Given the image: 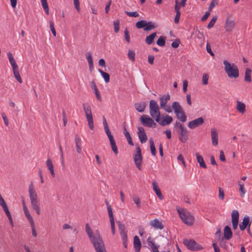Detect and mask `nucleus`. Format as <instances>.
<instances>
[{
  "mask_svg": "<svg viewBox=\"0 0 252 252\" xmlns=\"http://www.w3.org/2000/svg\"><path fill=\"white\" fill-rule=\"evenodd\" d=\"M232 223L233 229L235 230L237 228L239 222V214L238 211L233 210L231 213Z\"/></svg>",
  "mask_w": 252,
  "mask_h": 252,
  "instance_id": "9d476101",
  "label": "nucleus"
},
{
  "mask_svg": "<svg viewBox=\"0 0 252 252\" xmlns=\"http://www.w3.org/2000/svg\"><path fill=\"white\" fill-rule=\"evenodd\" d=\"M42 6L47 14H49V7L47 1L41 2Z\"/></svg>",
  "mask_w": 252,
  "mask_h": 252,
  "instance_id": "8fccbe9b",
  "label": "nucleus"
},
{
  "mask_svg": "<svg viewBox=\"0 0 252 252\" xmlns=\"http://www.w3.org/2000/svg\"><path fill=\"white\" fill-rule=\"evenodd\" d=\"M235 25V21L231 18V15L227 16L224 24V29L227 32H231Z\"/></svg>",
  "mask_w": 252,
  "mask_h": 252,
  "instance_id": "1a4fd4ad",
  "label": "nucleus"
},
{
  "mask_svg": "<svg viewBox=\"0 0 252 252\" xmlns=\"http://www.w3.org/2000/svg\"><path fill=\"white\" fill-rule=\"evenodd\" d=\"M195 35L198 39H203V41L204 40L205 38L203 32L198 30H197L195 32Z\"/></svg>",
  "mask_w": 252,
  "mask_h": 252,
  "instance_id": "37998d69",
  "label": "nucleus"
},
{
  "mask_svg": "<svg viewBox=\"0 0 252 252\" xmlns=\"http://www.w3.org/2000/svg\"><path fill=\"white\" fill-rule=\"evenodd\" d=\"M104 130L109 139V141L114 139L113 136L111 134V131H110L109 127L104 128Z\"/></svg>",
  "mask_w": 252,
  "mask_h": 252,
  "instance_id": "3c124183",
  "label": "nucleus"
},
{
  "mask_svg": "<svg viewBox=\"0 0 252 252\" xmlns=\"http://www.w3.org/2000/svg\"><path fill=\"white\" fill-rule=\"evenodd\" d=\"M106 83H108L110 81V75L108 73H103L102 75Z\"/></svg>",
  "mask_w": 252,
  "mask_h": 252,
  "instance_id": "69168bd1",
  "label": "nucleus"
},
{
  "mask_svg": "<svg viewBox=\"0 0 252 252\" xmlns=\"http://www.w3.org/2000/svg\"><path fill=\"white\" fill-rule=\"evenodd\" d=\"M133 246L135 252H140L141 244L139 237L135 236L133 239Z\"/></svg>",
  "mask_w": 252,
  "mask_h": 252,
  "instance_id": "6ab92c4d",
  "label": "nucleus"
},
{
  "mask_svg": "<svg viewBox=\"0 0 252 252\" xmlns=\"http://www.w3.org/2000/svg\"><path fill=\"white\" fill-rule=\"evenodd\" d=\"M124 34H125V38H126V41L128 43H129V42H130V36H129V32H128V30L127 29H126L125 30Z\"/></svg>",
  "mask_w": 252,
  "mask_h": 252,
  "instance_id": "338daca9",
  "label": "nucleus"
},
{
  "mask_svg": "<svg viewBox=\"0 0 252 252\" xmlns=\"http://www.w3.org/2000/svg\"><path fill=\"white\" fill-rule=\"evenodd\" d=\"M117 223L118 224L119 229L120 231V234L123 233H126L125 231V224H122V223L120 221H117Z\"/></svg>",
  "mask_w": 252,
  "mask_h": 252,
  "instance_id": "ea45409f",
  "label": "nucleus"
},
{
  "mask_svg": "<svg viewBox=\"0 0 252 252\" xmlns=\"http://www.w3.org/2000/svg\"><path fill=\"white\" fill-rule=\"evenodd\" d=\"M178 213L180 216V217L184 222L185 223L188 225H191L194 222V217L189 212H186L184 209H177Z\"/></svg>",
  "mask_w": 252,
  "mask_h": 252,
  "instance_id": "7ed1b4c3",
  "label": "nucleus"
},
{
  "mask_svg": "<svg viewBox=\"0 0 252 252\" xmlns=\"http://www.w3.org/2000/svg\"><path fill=\"white\" fill-rule=\"evenodd\" d=\"M219 198L221 200L224 198V190L220 187L219 188Z\"/></svg>",
  "mask_w": 252,
  "mask_h": 252,
  "instance_id": "c03bdc74",
  "label": "nucleus"
},
{
  "mask_svg": "<svg viewBox=\"0 0 252 252\" xmlns=\"http://www.w3.org/2000/svg\"><path fill=\"white\" fill-rule=\"evenodd\" d=\"M137 134L141 143H145L147 141V136L143 127L138 126Z\"/></svg>",
  "mask_w": 252,
  "mask_h": 252,
  "instance_id": "f8f14e48",
  "label": "nucleus"
},
{
  "mask_svg": "<svg viewBox=\"0 0 252 252\" xmlns=\"http://www.w3.org/2000/svg\"><path fill=\"white\" fill-rule=\"evenodd\" d=\"M125 13L129 17H137L139 16V14L136 11L133 12H128L127 11H125Z\"/></svg>",
  "mask_w": 252,
  "mask_h": 252,
  "instance_id": "a19ab883",
  "label": "nucleus"
},
{
  "mask_svg": "<svg viewBox=\"0 0 252 252\" xmlns=\"http://www.w3.org/2000/svg\"><path fill=\"white\" fill-rule=\"evenodd\" d=\"M92 88L94 90V93L95 94V95H96V98L99 100V101H101V95H100V94L99 92V91L96 87V85L94 82V81H93L92 82Z\"/></svg>",
  "mask_w": 252,
  "mask_h": 252,
  "instance_id": "cd10ccee",
  "label": "nucleus"
},
{
  "mask_svg": "<svg viewBox=\"0 0 252 252\" xmlns=\"http://www.w3.org/2000/svg\"><path fill=\"white\" fill-rule=\"evenodd\" d=\"M180 130L179 139L183 142L185 143L189 139V134L187 129L184 126Z\"/></svg>",
  "mask_w": 252,
  "mask_h": 252,
  "instance_id": "ddd939ff",
  "label": "nucleus"
},
{
  "mask_svg": "<svg viewBox=\"0 0 252 252\" xmlns=\"http://www.w3.org/2000/svg\"><path fill=\"white\" fill-rule=\"evenodd\" d=\"M183 243L189 250L192 251L201 250L203 249L201 245L197 243L193 239H184Z\"/></svg>",
  "mask_w": 252,
  "mask_h": 252,
  "instance_id": "39448f33",
  "label": "nucleus"
},
{
  "mask_svg": "<svg viewBox=\"0 0 252 252\" xmlns=\"http://www.w3.org/2000/svg\"><path fill=\"white\" fill-rule=\"evenodd\" d=\"M110 145L112 148V150L115 154L117 155L118 153V148L116 144L115 139L110 140Z\"/></svg>",
  "mask_w": 252,
  "mask_h": 252,
  "instance_id": "72a5a7b5",
  "label": "nucleus"
},
{
  "mask_svg": "<svg viewBox=\"0 0 252 252\" xmlns=\"http://www.w3.org/2000/svg\"><path fill=\"white\" fill-rule=\"evenodd\" d=\"M180 43V40L179 39H176L171 44V46L173 48H177Z\"/></svg>",
  "mask_w": 252,
  "mask_h": 252,
  "instance_id": "864d4df0",
  "label": "nucleus"
},
{
  "mask_svg": "<svg viewBox=\"0 0 252 252\" xmlns=\"http://www.w3.org/2000/svg\"><path fill=\"white\" fill-rule=\"evenodd\" d=\"M49 25H50V28L52 32V33L53 34L54 36L55 37L56 36V32L55 29L54 28L53 22L52 21H50L49 22Z\"/></svg>",
  "mask_w": 252,
  "mask_h": 252,
  "instance_id": "a18cd8bd",
  "label": "nucleus"
},
{
  "mask_svg": "<svg viewBox=\"0 0 252 252\" xmlns=\"http://www.w3.org/2000/svg\"><path fill=\"white\" fill-rule=\"evenodd\" d=\"M217 20V16H214L211 19L208 25H207V28L210 29L213 28Z\"/></svg>",
  "mask_w": 252,
  "mask_h": 252,
  "instance_id": "58836bf2",
  "label": "nucleus"
},
{
  "mask_svg": "<svg viewBox=\"0 0 252 252\" xmlns=\"http://www.w3.org/2000/svg\"><path fill=\"white\" fill-rule=\"evenodd\" d=\"M251 73L252 70L250 68H247L246 69L244 78V80L246 82H248L249 83H250L251 82Z\"/></svg>",
  "mask_w": 252,
  "mask_h": 252,
  "instance_id": "c756f323",
  "label": "nucleus"
},
{
  "mask_svg": "<svg viewBox=\"0 0 252 252\" xmlns=\"http://www.w3.org/2000/svg\"><path fill=\"white\" fill-rule=\"evenodd\" d=\"M149 223L152 226L156 228L162 229L164 227L162 223L157 219L150 220Z\"/></svg>",
  "mask_w": 252,
  "mask_h": 252,
  "instance_id": "aec40b11",
  "label": "nucleus"
},
{
  "mask_svg": "<svg viewBox=\"0 0 252 252\" xmlns=\"http://www.w3.org/2000/svg\"><path fill=\"white\" fill-rule=\"evenodd\" d=\"M236 110L241 114H244L246 111L245 104L240 101H237Z\"/></svg>",
  "mask_w": 252,
  "mask_h": 252,
  "instance_id": "b1692460",
  "label": "nucleus"
},
{
  "mask_svg": "<svg viewBox=\"0 0 252 252\" xmlns=\"http://www.w3.org/2000/svg\"><path fill=\"white\" fill-rule=\"evenodd\" d=\"M172 108L174 110L177 117H178V113H180L184 111L180 103L177 101H175L172 103Z\"/></svg>",
  "mask_w": 252,
  "mask_h": 252,
  "instance_id": "dca6fc26",
  "label": "nucleus"
},
{
  "mask_svg": "<svg viewBox=\"0 0 252 252\" xmlns=\"http://www.w3.org/2000/svg\"><path fill=\"white\" fill-rule=\"evenodd\" d=\"M112 233L114 235L115 234V225L114 220H110Z\"/></svg>",
  "mask_w": 252,
  "mask_h": 252,
  "instance_id": "13d9d810",
  "label": "nucleus"
},
{
  "mask_svg": "<svg viewBox=\"0 0 252 252\" xmlns=\"http://www.w3.org/2000/svg\"><path fill=\"white\" fill-rule=\"evenodd\" d=\"M85 230L92 243L94 247L96 252H107L102 238L98 231L95 232V235L92 231L89 224H86Z\"/></svg>",
  "mask_w": 252,
  "mask_h": 252,
  "instance_id": "f257e3e1",
  "label": "nucleus"
},
{
  "mask_svg": "<svg viewBox=\"0 0 252 252\" xmlns=\"http://www.w3.org/2000/svg\"><path fill=\"white\" fill-rule=\"evenodd\" d=\"M223 63L224 65V70L229 78H236L239 77V72L237 65L234 63H230L227 60H224Z\"/></svg>",
  "mask_w": 252,
  "mask_h": 252,
  "instance_id": "f03ea898",
  "label": "nucleus"
},
{
  "mask_svg": "<svg viewBox=\"0 0 252 252\" xmlns=\"http://www.w3.org/2000/svg\"><path fill=\"white\" fill-rule=\"evenodd\" d=\"M143 157L141 150L138 145H136V153L133 156L134 163L138 169L141 170Z\"/></svg>",
  "mask_w": 252,
  "mask_h": 252,
  "instance_id": "6e6552de",
  "label": "nucleus"
},
{
  "mask_svg": "<svg viewBox=\"0 0 252 252\" xmlns=\"http://www.w3.org/2000/svg\"><path fill=\"white\" fill-rule=\"evenodd\" d=\"M147 242L148 243V245L149 246H150V247L151 248V249H153L154 248L158 246L157 245H156L155 243V242L151 240V238L150 237H149L148 239H147Z\"/></svg>",
  "mask_w": 252,
  "mask_h": 252,
  "instance_id": "09e8293b",
  "label": "nucleus"
},
{
  "mask_svg": "<svg viewBox=\"0 0 252 252\" xmlns=\"http://www.w3.org/2000/svg\"><path fill=\"white\" fill-rule=\"evenodd\" d=\"M196 158L197 162L199 163V165L201 167L204 168H207L206 163L204 160L202 156L200 155L199 153L196 154Z\"/></svg>",
  "mask_w": 252,
  "mask_h": 252,
  "instance_id": "a878e982",
  "label": "nucleus"
},
{
  "mask_svg": "<svg viewBox=\"0 0 252 252\" xmlns=\"http://www.w3.org/2000/svg\"><path fill=\"white\" fill-rule=\"evenodd\" d=\"M12 70L15 78L16 79V80L19 83H22V79L21 77V76L19 72L18 67H16V68H12Z\"/></svg>",
  "mask_w": 252,
  "mask_h": 252,
  "instance_id": "7c9ffc66",
  "label": "nucleus"
},
{
  "mask_svg": "<svg viewBox=\"0 0 252 252\" xmlns=\"http://www.w3.org/2000/svg\"><path fill=\"white\" fill-rule=\"evenodd\" d=\"M146 25V21L144 20H142L139 21H138L137 22H136V23L135 24L136 27L138 29H140L142 28L144 29V28H145Z\"/></svg>",
  "mask_w": 252,
  "mask_h": 252,
  "instance_id": "f704fd0d",
  "label": "nucleus"
},
{
  "mask_svg": "<svg viewBox=\"0 0 252 252\" xmlns=\"http://www.w3.org/2000/svg\"><path fill=\"white\" fill-rule=\"evenodd\" d=\"M157 27V26H156L153 23V22H146V25L145 26V28H144V30L145 31H150Z\"/></svg>",
  "mask_w": 252,
  "mask_h": 252,
  "instance_id": "2f4dec72",
  "label": "nucleus"
},
{
  "mask_svg": "<svg viewBox=\"0 0 252 252\" xmlns=\"http://www.w3.org/2000/svg\"><path fill=\"white\" fill-rule=\"evenodd\" d=\"M134 107L136 110L139 112H143L146 107V103L145 102L135 103Z\"/></svg>",
  "mask_w": 252,
  "mask_h": 252,
  "instance_id": "393cba45",
  "label": "nucleus"
},
{
  "mask_svg": "<svg viewBox=\"0 0 252 252\" xmlns=\"http://www.w3.org/2000/svg\"><path fill=\"white\" fill-rule=\"evenodd\" d=\"M211 132L212 144L217 146L218 144V133L215 128H212Z\"/></svg>",
  "mask_w": 252,
  "mask_h": 252,
  "instance_id": "a211bd4d",
  "label": "nucleus"
},
{
  "mask_svg": "<svg viewBox=\"0 0 252 252\" xmlns=\"http://www.w3.org/2000/svg\"><path fill=\"white\" fill-rule=\"evenodd\" d=\"M149 143L151 154L153 156H155L157 154V151L153 140L152 139H150Z\"/></svg>",
  "mask_w": 252,
  "mask_h": 252,
  "instance_id": "473e14b6",
  "label": "nucleus"
},
{
  "mask_svg": "<svg viewBox=\"0 0 252 252\" xmlns=\"http://www.w3.org/2000/svg\"><path fill=\"white\" fill-rule=\"evenodd\" d=\"M252 222L250 220V218L248 216H246L243 220L242 222L239 224V227L241 230H244L247 226L250 227Z\"/></svg>",
  "mask_w": 252,
  "mask_h": 252,
  "instance_id": "4468645a",
  "label": "nucleus"
},
{
  "mask_svg": "<svg viewBox=\"0 0 252 252\" xmlns=\"http://www.w3.org/2000/svg\"><path fill=\"white\" fill-rule=\"evenodd\" d=\"M83 106L87 120L88 122L89 127L91 130H94V125L91 106L89 105H86L85 103L83 104Z\"/></svg>",
  "mask_w": 252,
  "mask_h": 252,
  "instance_id": "20e7f679",
  "label": "nucleus"
},
{
  "mask_svg": "<svg viewBox=\"0 0 252 252\" xmlns=\"http://www.w3.org/2000/svg\"><path fill=\"white\" fill-rule=\"evenodd\" d=\"M164 100V96H161L159 98L160 100V106L161 108H163L166 106V104L167 103L166 101Z\"/></svg>",
  "mask_w": 252,
  "mask_h": 252,
  "instance_id": "6e6d98bb",
  "label": "nucleus"
},
{
  "mask_svg": "<svg viewBox=\"0 0 252 252\" xmlns=\"http://www.w3.org/2000/svg\"><path fill=\"white\" fill-rule=\"evenodd\" d=\"M120 22L119 21H116L114 22V31L115 32H118L120 30Z\"/></svg>",
  "mask_w": 252,
  "mask_h": 252,
  "instance_id": "4d7b16f0",
  "label": "nucleus"
},
{
  "mask_svg": "<svg viewBox=\"0 0 252 252\" xmlns=\"http://www.w3.org/2000/svg\"><path fill=\"white\" fill-rule=\"evenodd\" d=\"M152 186L154 190L155 191L156 194L158 196V197L160 199L162 200L163 199V196L162 195L161 191L159 189V188L158 187V185H157L156 182L154 181L152 183Z\"/></svg>",
  "mask_w": 252,
  "mask_h": 252,
  "instance_id": "4be33fe9",
  "label": "nucleus"
},
{
  "mask_svg": "<svg viewBox=\"0 0 252 252\" xmlns=\"http://www.w3.org/2000/svg\"><path fill=\"white\" fill-rule=\"evenodd\" d=\"M23 210H24L25 215L26 217H27V218L28 219V220H29V222H31L33 221V219H32V217L31 216V215H30L28 208L27 207H25L24 208H23Z\"/></svg>",
  "mask_w": 252,
  "mask_h": 252,
  "instance_id": "e433bc0d",
  "label": "nucleus"
},
{
  "mask_svg": "<svg viewBox=\"0 0 252 252\" xmlns=\"http://www.w3.org/2000/svg\"><path fill=\"white\" fill-rule=\"evenodd\" d=\"M166 37L163 36H160L157 41V44L159 46H164L165 44Z\"/></svg>",
  "mask_w": 252,
  "mask_h": 252,
  "instance_id": "c9c22d12",
  "label": "nucleus"
},
{
  "mask_svg": "<svg viewBox=\"0 0 252 252\" xmlns=\"http://www.w3.org/2000/svg\"><path fill=\"white\" fill-rule=\"evenodd\" d=\"M73 3L75 8L77 11L79 12L80 10V2L79 0H73Z\"/></svg>",
  "mask_w": 252,
  "mask_h": 252,
  "instance_id": "774afa93",
  "label": "nucleus"
},
{
  "mask_svg": "<svg viewBox=\"0 0 252 252\" xmlns=\"http://www.w3.org/2000/svg\"><path fill=\"white\" fill-rule=\"evenodd\" d=\"M209 78V76L207 74H204L202 77V84L203 85H207L208 84V80Z\"/></svg>",
  "mask_w": 252,
  "mask_h": 252,
  "instance_id": "052dcab7",
  "label": "nucleus"
},
{
  "mask_svg": "<svg viewBox=\"0 0 252 252\" xmlns=\"http://www.w3.org/2000/svg\"><path fill=\"white\" fill-rule=\"evenodd\" d=\"M135 53L134 51L130 50L128 51V57L129 60L132 62H134L135 61Z\"/></svg>",
  "mask_w": 252,
  "mask_h": 252,
  "instance_id": "79ce46f5",
  "label": "nucleus"
},
{
  "mask_svg": "<svg viewBox=\"0 0 252 252\" xmlns=\"http://www.w3.org/2000/svg\"><path fill=\"white\" fill-rule=\"evenodd\" d=\"M31 205L33 210H34L36 212V213L38 215L40 214V207H39V201L36 199V200H31Z\"/></svg>",
  "mask_w": 252,
  "mask_h": 252,
  "instance_id": "5701e85b",
  "label": "nucleus"
},
{
  "mask_svg": "<svg viewBox=\"0 0 252 252\" xmlns=\"http://www.w3.org/2000/svg\"><path fill=\"white\" fill-rule=\"evenodd\" d=\"M127 139V142L128 143L129 145H131V146H133L134 145V144H133V142H132V138L130 136V133H126V135H125Z\"/></svg>",
  "mask_w": 252,
  "mask_h": 252,
  "instance_id": "5fc2aeb1",
  "label": "nucleus"
},
{
  "mask_svg": "<svg viewBox=\"0 0 252 252\" xmlns=\"http://www.w3.org/2000/svg\"><path fill=\"white\" fill-rule=\"evenodd\" d=\"M7 56H8V59H9V62L12 66V68H16V67H18V65L16 63V62L15 60V59H14L13 56H12V54L11 52H9L8 53H7Z\"/></svg>",
  "mask_w": 252,
  "mask_h": 252,
  "instance_id": "bb28decb",
  "label": "nucleus"
},
{
  "mask_svg": "<svg viewBox=\"0 0 252 252\" xmlns=\"http://www.w3.org/2000/svg\"><path fill=\"white\" fill-rule=\"evenodd\" d=\"M180 4H179V2L178 0H175V10L176 13H181L180 11Z\"/></svg>",
  "mask_w": 252,
  "mask_h": 252,
  "instance_id": "0e129e2a",
  "label": "nucleus"
},
{
  "mask_svg": "<svg viewBox=\"0 0 252 252\" xmlns=\"http://www.w3.org/2000/svg\"><path fill=\"white\" fill-rule=\"evenodd\" d=\"M181 122H185L187 121V116L184 111L178 113V117H177Z\"/></svg>",
  "mask_w": 252,
  "mask_h": 252,
  "instance_id": "4c0bfd02",
  "label": "nucleus"
},
{
  "mask_svg": "<svg viewBox=\"0 0 252 252\" xmlns=\"http://www.w3.org/2000/svg\"><path fill=\"white\" fill-rule=\"evenodd\" d=\"M204 122V120L202 117H199L193 121L189 122L188 124V126L190 129H194L202 125Z\"/></svg>",
  "mask_w": 252,
  "mask_h": 252,
  "instance_id": "9b49d317",
  "label": "nucleus"
},
{
  "mask_svg": "<svg viewBox=\"0 0 252 252\" xmlns=\"http://www.w3.org/2000/svg\"><path fill=\"white\" fill-rule=\"evenodd\" d=\"M206 50L208 53H209L212 56H214L215 55L211 50V47L209 42L207 43L206 44Z\"/></svg>",
  "mask_w": 252,
  "mask_h": 252,
  "instance_id": "680f3d73",
  "label": "nucleus"
},
{
  "mask_svg": "<svg viewBox=\"0 0 252 252\" xmlns=\"http://www.w3.org/2000/svg\"><path fill=\"white\" fill-rule=\"evenodd\" d=\"M156 36H157V32H154L146 37V38L145 39V42L148 45H150L154 42V40Z\"/></svg>",
  "mask_w": 252,
  "mask_h": 252,
  "instance_id": "c85d7f7f",
  "label": "nucleus"
},
{
  "mask_svg": "<svg viewBox=\"0 0 252 252\" xmlns=\"http://www.w3.org/2000/svg\"><path fill=\"white\" fill-rule=\"evenodd\" d=\"M29 192L31 200L37 199V194L34 189L32 183L30 184L29 186Z\"/></svg>",
  "mask_w": 252,
  "mask_h": 252,
  "instance_id": "f3484780",
  "label": "nucleus"
},
{
  "mask_svg": "<svg viewBox=\"0 0 252 252\" xmlns=\"http://www.w3.org/2000/svg\"><path fill=\"white\" fill-rule=\"evenodd\" d=\"M155 121L162 126H165L169 125L173 121L172 117L167 114H163L160 117V114L157 116L155 118Z\"/></svg>",
  "mask_w": 252,
  "mask_h": 252,
  "instance_id": "0eeeda50",
  "label": "nucleus"
},
{
  "mask_svg": "<svg viewBox=\"0 0 252 252\" xmlns=\"http://www.w3.org/2000/svg\"><path fill=\"white\" fill-rule=\"evenodd\" d=\"M140 120L143 126L149 127L153 119L148 115H143L140 118Z\"/></svg>",
  "mask_w": 252,
  "mask_h": 252,
  "instance_id": "2eb2a0df",
  "label": "nucleus"
},
{
  "mask_svg": "<svg viewBox=\"0 0 252 252\" xmlns=\"http://www.w3.org/2000/svg\"><path fill=\"white\" fill-rule=\"evenodd\" d=\"M221 231L220 229H219L217 231V232L215 233V235L217 237H218V240L219 241H222L223 240V237H221Z\"/></svg>",
  "mask_w": 252,
  "mask_h": 252,
  "instance_id": "e2e57ef3",
  "label": "nucleus"
},
{
  "mask_svg": "<svg viewBox=\"0 0 252 252\" xmlns=\"http://www.w3.org/2000/svg\"><path fill=\"white\" fill-rule=\"evenodd\" d=\"M133 200L134 202V203L136 204V206L138 208L141 207V203L139 197H133Z\"/></svg>",
  "mask_w": 252,
  "mask_h": 252,
  "instance_id": "bf43d9fd",
  "label": "nucleus"
},
{
  "mask_svg": "<svg viewBox=\"0 0 252 252\" xmlns=\"http://www.w3.org/2000/svg\"><path fill=\"white\" fill-rule=\"evenodd\" d=\"M107 208L108 215H109L110 220H112V219L114 220L113 211H112V209L111 207L108 206V207Z\"/></svg>",
  "mask_w": 252,
  "mask_h": 252,
  "instance_id": "603ef678",
  "label": "nucleus"
},
{
  "mask_svg": "<svg viewBox=\"0 0 252 252\" xmlns=\"http://www.w3.org/2000/svg\"><path fill=\"white\" fill-rule=\"evenodd\" d=\"M150 114L153 118H156L157 116L160 115L159 106L155 100H151L149 104Z\"/></svg>",
  "mask_w": 252,
  "mask_h": 252,
  "instance_id": "423d86ee",
  "label": "nucleus"
},
{
  "mask_svg": "<svg viewBox=\"0 0 252 252\" xmlns=\"http://www.w3.org/2000/svg\"><path fill=\"white\" fill-rule=\"evenodd\" d=\"M232 232L230 227L228 226H226L224 228V238L226 240H229L232 237Z\"/></svg>",
  "mask_w": 252,
  "mask_h": 252,
  "instance_id": "412c9836",
  "label": "nucleus"
},
{
  "mask_svg": "<svg viewBox=\"0 0 252 252\" xmlns=\"http://www.w3.org/2000/svg\"><path fill=\"white\" fill-rule=\"evenodd\" d=\"M30 223L31 226V228H32V235L34 237H35L37 236V233H36V229H35V226H34V221H32V222H31Z\"/></svg>",
  "mask_w": 252,
  "mask_h": 252,
  "instance_id": "de8ad7c7",
  "label": "nucleus"
},
{
  "mask_svg": "<svg viewBox=\"0 0 252 252\" xmlns=\"http://www.w3.org/2000/svg\"><path fill=\"white\" fill-rule=\"evenodd\" d=\"M218 4V0H212L211 3L210 4L208 10L211 11L212 9Z\"/></svg>",
  "mask_w": 252,
  "mask_h": 252,
  "instance_id": "49530a36",
  "label": "nucleus"
}]
</instances>
